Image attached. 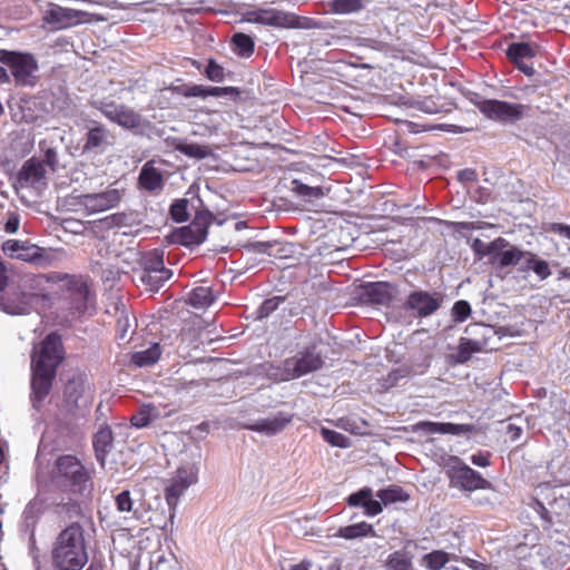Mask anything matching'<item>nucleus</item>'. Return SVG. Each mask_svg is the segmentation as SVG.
I'll return each instance as SVG.
<instances>
[{
	"mask_svg": "<svg viewBox=\"0 0 570 570\" xmlns=\"http://www.w3.org/2000/svg\"><path fill=\"white\" fill-rule=\"evenodd\" d=\"M52 562L57 570H81L88 562L85 530L78 522H72L58 534Z\"/></svg>",
	"mask_w": 570,
	"mask_h": 570,
	"instance_id": "f257e3e1",
	"label": "nucleus"
},
{
	"mask_svg": "<svg viewBox=\"0 0 570 570\" xmlns=\"http://www.w3.org/2000/svg\"><path fill=\"white\" fill-rule=\"evenodd\" d=\"M0 62L10 69L17 86L33 87L37 83L39 65L32 53L0 49Z\"/></svg>",
	"mask_w": 570,
	"mask_h": 570,
	"instance_id": "f03ea898",
	"label": "nucleus"
},
{
	"mask_svg": "<svg viewBox=\"0 0 570 570\" xmlns=\"http://www.w3.org/2000/svg\"><path fill=\"white\" fill-rule=\"evenodd\" d=\"M56 163V154L49 149L46 153V160H41L36 157H31L26 160L17 174L16 181L13 184L17 193L20 189L32 188L37 191L42 190L47 186V170L46 164L53 166Z\"/></svg>",
	"mask_w": 570,
	"mask_h": 570,
	"instance_id": "7ed1b4c3",
	"label": "nucleus"
},
{
	"mask_svg": "<svg viewBox=\"0 0 570 570\" xmlns=\"http://www.w3.org/2000/svg\"><path fill=\"white\" fill-rule=\"evenodd\" d=\"M446 475L451 485L472 492L488 490L491 483L478 471L466 465L459 456L451 455L446 463Z\"/></svg>",
	"mask_w": 570,
	"mask_h": 570,
	"instance_id": "20e7f679",
	"label": "nucleus"
},
{
	"mask_svg": "<svg viewBox=\"0 0 570 570\" xmlns=\"http://www.w3.org/2000/svg\"><path fill=\"white\" fill-rule=\"evenodd\" d=\"M324 365L322 355L316 352V347H307L298 352L295 356L288 357L283 362L281 380L289 381L302 377L312 372L318 371Z\"/></svg>",
	"mask_w": 570,
	"mask_h": 570,
	"instance_id": "39448f33",
	"label": "nucleus"
},
{
	"mask_svg": "<svg viewBox=\"0 0 570 570\" xmlns=\"http://www.w3.org/2000/svg\"><path fill=\"white\" fill-rule=\"evenodd\" d=\"M57 476L73 493H82L90 485V475L80 460L75 455L65 454L56 461Z\"/></svg>",
	"mask_w": 570,
	"mask_h": 570,
	"instance_id": "423d86ee",
	"label": "nucleus"
},
{
	"mask_svg": "<svg viewBox=\"0 0 570 570\" xmlns=\"http://www.w3.org/2000/svg\"><path fill=\"white\" fill-rule=\"evenodd\" d=\"M474 105L487 118L499 122H517L530 109L527 105L497 99H483L475 101Z\"/></svg>",
	"mask_w": 570,
	"mask_h": 570,
	"instance_id": "0eeeda50",
	"label": "nucleus"
},
{
	"mask_svg": "<svg viewBox=\"0 0 570 570\" xmlns=\"http://www.w3.org/2000/svg\"><path fill=\"white\" fill-rule=\"evenodd\" d=\"M164 254L163 248H154L141 257L144 268L141 281L153 291L159 289L173 275V272L165 267Z\"/></svg>",
	"mask_w": 570,
	"mask_h": 570,
	"instance_id": "6e6552de",
	"label": "nucleus"
},
{
	"mask_svg": "<svg viewBox=\"0 0 570 570\" xmlns=\"http://www.w3.org/2000/svg\"><path fill=\"white\" fill-rule=\"evenodd\" d=\"M63 361V346L58 333H49L40 344L36 358H32V366L57 371Z\"/></svg>",
	"mask_w": 570,
	"mask_h": 570,
	"instance_id": "1a4fd4ad",
	"label": "nucleus"
},
{
	"mask_svg": "<svg viewBox=\"0 0 570 570\" xmlns=\"http://www.w3.org/2000/svg\"><path fill=\"white\" fill-rule=\"evenodd\" d=\"M197 482V471L194 468H179L175 475L169 481V484L165 488L164 495L165 500L171 511L170 519L174 518L175 510L177 508L179 498L186 492V490Z\"/></svg>",
	"mask_w": 570,
	"mask_h": 570,
	"instance_id": "9d476101",
	"label": "nucleus"
},
{
	"mask_svg": "<svg viewBox=\"0 0 570 570\" xmlns=\"http://www.w3.org/2000/svg\"><path fill=\"white\" fill-rule=\"evenodd\" d=\"M444 295L441 292L414 291L410 293L404 309L413 312L420 318L434 314L442 305Z\"/></svg>",
	"mask_w": 570,
	"mask_h": 570,
	"instance_id": "9b49d317",
	"label": "nucleus"
},
{
	"mask_svg": "<svg viewBox=\"0 0 570 570\" xmlns=\"http://www.w3.org/2000/svg\"><path fill=\"white\" fill-rule=\"evenodd\" d=\"M112 141L114 135L104 124L90 120L83 137L82 154L101 155L112 145Z\"/></svg>",
	"mask_w": 570,
	"mask_h": 570,
	"instance_id": "f8f14e48",
	"label": "nucleus"
},
{
	"mask_svg": "<svg viewBox=\"0 0 570 570\" xmlns=\"http://www.w3.org/2000/svg\"><path fill=\"white\" fill-rule=\"evenodd\" d=\"M246 20L276 28H296L299 26L298 17L275 8H259L246 13Z\"/></svg>",
	"mask_w": 570,
	"mask_h": 570,
	"instance_id": "ddd939ff",
	"label": "nucleus"
},
{
	"mask_svg": "<svg viewBox=\"0 0 570 570\" xmlns=\"http://www.w3.org/2000/svg\"><path fill=\"white\" fill-rule=\"evenodd\" d=\"M62 279L66 281L65 285L69 293L71 308L78 316L83 315L95 298L87 282L75 275H65Z\"/></svg>",
	"mask_w": 570,
	"mask_h": 570,
	"instance_id": "4468645a",
	"label": "nucleus"
},
{
	"mask_svg": "<svg viewBox=\"0 0 570 570\" xmlns=\"http://www.w3.org/2000/svg\"><path fill=\"white\" fill-rule=\"evenodd\" d=\"M213 218V214L207 210L197 212L191 223L180 228L178 233L180 244L185 246L202 244L207 237Z\"/></svg>",
	"mask_w": 570,
	"mask_h": 570,
	"instance_id": "2eb2a0df",
	"label": "nucleus"
},
{
	"mask_svg": "<svg viewBox=\"0 0 570 570\" xmlns=\"http://www.w3.org/2000/svg\"><path fill=\"white\" fill-rule=\"evenodd\" d=\"M170 90L173 94L185 98H207L212 97H224L229 96L237 99L240 95V90L237 87H212L196 83H183L178 86H171Z\"/></svg>",
	"mask_w": 570,
	"mask_h": 570,
	"instance_id": "dca6fc26",
	"label": "nucleus"
},
{
	"mask_svg": "<svg viewBox=\"0 0 570 570\" xmlns=\"http://www.w3.org/2000/svg\"><path fill=\"white\" fill-rule=\"evenodd\" d=\"M121 197L122 195L119 189L108 188L101 193L80 195L78 203L89 214H95L116 207L120 203Z\"/></svg>",
	"mask_w": 570,
	"mask_h": 570,
	"instance_id": "f3484780",
	"label": "nucleus"
},
{
	"mask_svg": "<svg viewBox=\"0 0 570 570\" xmlns=\"http://www.w3.org/2000/svg\"><path fill=\"white\" fill-rule=\"evenodd\" d=\"M534 56L535 50L528 42H513L507 49V57L510 61L528 77L533 76L535 72L532 63L527 62V60L532 59Z\"/></svg>",
	"mask_w": 570,
	"mask_h": 570,
	"instance_id": "a211bd4d",
	"label": "nucleus"
},
{
	"mask_svg": "<svg viewBox=\"0 0 570 570\" xmlns=\"http://www.w3.org/2000/svg\"><path fill=\"white\" fill-rule=\"evenodd\" d=\"M80 12L73 9L62 8L58 4H51L43 12V21L52 29H66L79 21Z\"/></svg>",
	"mask_w": 570,
	"mask_h": 570,
	"instance_id": "6ab92c4d",
	"label": "nucleus"
},
{
	"mask_svg": "<svg viewBox=\"0 0 570 570\" xmlns=\"http://www.w3.org/2000/svg\"><path fill=\"white\" fill-rule=\"evenodd\" d=\"M363 294L373 304L389 306L397 294V288L386 282H374L364 286Z\"/></svg>",
	"mask_w": 570,
	"mask_h": 570,
	"instance_id": "aec40b11",
	"label": "nucleus"
},
{
	"mask_svg": "<svg viewBox=\"0 0 570 570\" xmlns=\"http://www.w3.org/2000/svg\"><path fill=\"white\" fill-rule=\"evenodd\" d=\"M14 259L30 263L40 267H48L52 265L55 257L50 250L39 247L35 244H30L26 240L24 246L21 248Z\"/></svg>",
	"mask_w": 570,
	"mask_h": 570,
	"instance_id": "412c9836",
	"label": "nucleus"
},
{
	"mask_svg": "<svg viewBox=\"0 0 570 570\" xmlns=\"http://www.w3.org/2000/svg\"><path fill=\"white\" fill-rule=\"evenodd\" d=\"M57 371L32 366L31 389L35 399L42 401L49 393Z\"/></svg>",
	"mask_w": 570,
	"mask_h": 570,
	"instance_id": "4be33fe9",
	"label": "nucleus"
},
{
	"mask_svg": "<svg viewBox=\"0 0 570 570\" xmlns=\"http://www.w3.org/2000/svg\"><path fill=\"white\" fill-rule=\"evenodd\" d=\"M416 431H423L429 434L441 433V434H453L459 435L462 433H471L474 430L472 424H455V423H441L431 421H421L415 424Z\"/></svg>",
	"mask_w": 570,
	"mask_h": 570,
	"instance_id": "5701e85b",
	"label": "nucleus"
},
{
	"mask_svg": "<svg viewBox=\"0 0 570 570\" xmlns=\"http://www.w3.org/2000/svg\"><path fill=\"white\" fill-rule=\"evenodd\" d=\"M138 184L141 189L149 193L161 191L165 185L161 171L155 167L154 161H147L139 173Z\"/></svg>",
	"mask_w": 570,
	"mask_h": 570,
	"instance_id": "b1692460",
	"label": "nucleus"
},
{
	"mask_svg": "<svg viewBox=\"0 0 570 570\" xmlns=\"http://www.w3.org/2000/svg\"><path fill=\"white\" fill-rule=\"evenodd\" d=\"M294 415L286 412H278L274 417L262 419L249 429L256 432L274 435L282 432L293 420Z\"/></svg>",
	"mask_w": 570,
	"mask_h": 570,
	"instance_id": "393cba45",
	"label": "nucleus"
},
{
	"mask_svg": "<svg viewBox=\"0 0 570 570\" xmlns=\"http://www.w3.org/2000/svg\"><path fill=\"white\" fill-rule=\"evenodd\" d=\"M114 443V434L110 426H101L94 435L92 445L97 460L101 465L105 464L106 455L111 450Z\"/></svg>",
	"mask_w": 570,
	"mask_h": 570,
	"instance_id": "a878e982",
	"label": "nucleus"
},
{
	"mask_svg": "<svg viewBox=\"0 0 570 570\" xmlns=\"http://www.w3.org/2000/svg\"><path fill=\"white\" fill-rule=\"evenodd\" d=\"M509 246V242L503 237H498L490 243H485L480 238H474L471 244V248L474 252L478 259H482L485 256L491 258L497 257L499 252Z\"/></svg>",
	"mask_w": 570,
	"mask_h": 570,
	"instance_id": "bb28decb",
	"label": "nucleus"
},
{
	"mask_svg": "<svg viewBox=\"0 0 570 570\" xmlns=\"http://www.w3.org/2000/svg\"><path fill=\"white\" fill-rule=\"evenodd\" d=\"M335 537L343 538L346 540H354L366 537L375 538L377 537V534L371 523L362 521L346 527H341L335 533Z\"/></svg>",
	"mask_w": 570,
	"mask_h": 570,
	"instance_id": "cd10ccee",
	"label": "nucleus"
},
{
	"mask_svg": "<svg viewBox=\"0 0 570 570\" xmlns=\"http://www.w3.org/2000/svg\"><path fill=\"white\" fill-rule=\"evenodd\" d=\"M111 122H115L126 129H137L141 126L142 118L134 109L124 105L122 107H119V112Z\"/></svg>",
	"mask_w": 570,
	"mask_h": 570,
	"instance_id": "c85d7f7f",
	"label": "nucleus"
},
{
	"mask_svg": "<svg viewBox=\"0 0 570 570\" xmlns=\"http://www.w3.org/2000/svg\"><path fill=\"white\" fill-rule=\"evenodd\" d=\"M291 191L294 193L298 198L305 202H312L314 199H320L324 196V190L322 187L316 186L312 187L306 184H303L298 179H293L291 181Z\"/></svg>",
	"mask_w": 570,
	"mask_h": 570,
	"instance_id": "c756f323",
	"label": "nucleus"
},
{
	"mask_svg": "<svg viewBox=\"0 0 570 570\" xmlns=\"http://www.w3.org/2000/svg\"><path fill=\"white\" fill-rule=\"evenodd\" d=\"M158 415H159V412L155 405L145 404L141 407H139L137 413H135L130 417V423L132 426L138 428V429L146 428L155 419H157Z\"/></svg>",
	"mask_w": 570,
	"mask_h": 570,
	"instance_id": "7c9ffc66",
	"label": "nucleus"
},
{
	"mask_svg": "<svg viewBox=\"0 0 570 570\" xmlns=\"http://www.w3.org/2000/svg\"><path fill=\"white\" fill-rule=\"evenodd\" d=\"M161 355V347L158 343L153 344L145 351L131 355V362L137 366H149L155 364Z\"/></svg>",
	"mask_w": 570,
	"mask_h": 570,
	"instance_id": "2f4dec72",
	"label": "nucleus"
},
{
	"mask_svg": "<svg viewBox=\"0 0 570 570\" xmlns=\"http://www.w3.org/2000/svg\"><path fill=\"white\" fill-rule=\"evenodd\" d=\"M328 11L335 14H351L364 8V0H331Z\"/></svg>",
	"mask_w": 570,
	"mask_h": 570,
	"instance_id": "473e14b6",
	"label": "nucleus"
},
{
	"mask_svg": "<svg viewBox=\"0 0 570 570\" xmlns=\"http://www.w3.org/2000/svg\"><path fill=\"white\" fill-rule=\"evenodd\" d=\"M527 257V252H523L517 247H511L507 250H501L497 255L490 259L492 264H498L500 267H508L511 265H517L520 263L522 258Z\"/></svg>",
	"mask_w": 570,
	"mask_h": 570,
	"instance_id": "72a5a7b5",
	"label": "nucleus"
},
{
	"mask_svg": "<svg viewBox=\"0 0 570 570\" xmlns=\"http://www.w3.org/2000/svg\"><path fill=\"white\" fill-rule=\"evenodd\" d=\"M525 258V265L522 267V271L525 272L531 269L542 281L547 279L551 275L549 264L543 259H539L534 253L527 252Z\"/></svg>",
	"mask_w": 570,
	"mask_h": 570,
	"instance_id": "f704fd0d",
	"label": "nucleus"
},
{
	"mask_svg": "<svg viewBox=\"0 0 570 570\" xmlns=\"http://www.w3.org/2000/svg\"><path fill=\"white\" fill-rule=\"evenodd\" d=\"M451 560V554L443 550H433L422 558V563L428 570H442Z\"/></svg>",
	"mask_w": 570,
	"mask_h": 570,
	"instance_id": "c9c22d12",
	"label": "nucleus"
},
{
	"mask_svg": "<svg viewBox=\"0 0 570 570\" xmlns=\"http://www.w3.org/2000/svg\"><path fill=\"white\" fill-rule=\"evenodd\" d=\"M175 149L187 157L196 159H204L212 155V149L209 146L199 145L196 142H178L175 146Z\"/></svg>",
	"mask_w": 570,
	"mask_h": 570,
	"instance_id": "e433bc0d",
	"label": "nucleus"
},
{
	"mask_svg": "<svg viewBox=\"0 0 570 570\" xmlns=\"http://www.w3.org/2000/svg\"><path fill=\"white\" fill-rule=\"evenodd\" d=\"M234 52L240 57H250L255 49L254 40L243 32H237L232 37Z\"/></svg>",
	"mask_w": 570,
	"mask_h": 570,
	"instance_id": "4c0bfd02",
	"label": "nucleus"
},
{
	"mask_svg": "<svg viewBox=\"0 0 570 570\" xmlns=\"http://www.w3.org/2000/svg\"><path fill=\"white\" fill-rule=\"evenodd\" d=\"M377 497L385 505L410 500V494L400 485H391L387 489L380 490Z\"/></svg>",
	"mask_w": 570,
	"mask_h": 570,
	"instance_id": "58836bf2",
	"label": "nucleus"
},
{
	"mask_svg": "<svg viewBox=\"0 0 570 570\" xmlns=\"http://www.w3.org/2000/svg\"><path fill=\"white\" fill-rule=\"evenodd\" d=\"M213 302L214 296L212 289L204 286L194 288L188 297V303L196 308L209 306Z\"/></svg>",
	"mask_w": 570,
	"mask_h": 570,
	"instance_id": "ea45409f",
	"label": "nucleus"
},
{
	"mask_svg": "<svg viewBox=\"0 0 570 570\" xmlns=\"http://www.w3.org/2000/svg\"><path fill=\"white\" fill-rule=\"evenodd\" d=\"M385 566L387 570H411L412 557L405 551H394L387 557Z\"/></svg>",
	"mask_w": 570,
	"mask_h": 570,
	"instance_id": "a19ab883",
	"label": "nucleus"
},
{
	"mask_svg": "<svg viewBox=\"0 0 570 570\" xmlns=\"http://www.w3.org/2000/svg\"><path fill=\"white\" fill-rule=\"evenodd\" d=\"M481 346L476 341H472L469 338H461L459 347H458V362L466 363L473 353L480 352Z\"/></svg>",
	"mask_w": 570,
	"mask_h": 570,
	"instance_id": "79ce46f5",
	"label": "nucleus"
},
{
	"mask_svg": "<svg viewBox=\"0 0 570 570\" xmlns=\"http://www.w3.org/2000/svg\"><path fill=\"white\" fill-rule=\"evenodd\" d=\"M321 434L323 439L333 446L345 449L351 444L350 439L346 435L334 430L322 428Z\"/></svg>",
	"mask_w": 570,
	"mask_h": 570,
	"instance_id": "37998d69",
	"label": "nucleus"
},
{
	"mask_svg": "<svg viewBox=\"0 0 570 570\" xmlns=\"http://www.w3.org/2000/svg\"><path fill=\"white\" fill-rule=\"evenodd\" d=\"M188 207V200L185 198L176 199L171 205L169 209V214L171 218L176 223H184L188 219L189 215L187 212Z\"/></svg>",
	"mask_w": 570,
	"mask_h": 570,
	"instance_id": "c03bdc74",
	"label": "nucleus"
},
{
	"mask_svg": "<svg viewBox=\"0 0 570 570\" xmlns=\"http://www.w3.org/2000/svg\"><path fill=\"white\" fill-rule=\"evenodd\" d=\"M122 104H117L114 100H101L95 105V107L110 121L114 120L116 115L119 112V107H122Z\"/></svg>",
	"mask_w": 570,
	"mask_h": 570,
	"instance_id": "a18cd8bd",
	"label": "nucleus"
},
{
	"mask_svg": "<svg viewBox=\"0 0 570 570\" xmlns=\"http://www.w3.org/2000/svg\"><path fill=\"white\" fill-rule=\"evenodd\" d=\"M207 79L214 82H222L225 79L224 68L214 59H209L204 71Z\"/></svg>",
	"mask_w": 570,
	"mask_h": 570,
	"instance_id": "49530a36",
	"label": "nucleus"
},
{
	"mask_svg": "<svg viewBox=\"0 0 570 570\" xmlns=\"http://www.w3.org/2000/svg\"><path fill=\"white\" fill-rule=\"evenodd\" d=\"M471 314V305L466 301H458L452 308V316L455 322H464Z\"/></svg>",
	"mask_w": 570,
	"mask_h": 570,
	"instance_id": "de8ad7c7",
	"label": "nucleus"
},
{
	"mask_svg": "<svg viewBox=\"0 0 570 570\" xmlns=\"http://www.w3.org/2000/svg\"><path fill=\"white\" fill-rule=\"evenodd\" d=\"M116 508L119 512H130L134 507V500L129 490H124L115 497Z\"/></svg>",
	"mask_w": 570,
	"mask_h": 570,
	"instance_id": "09e8293b",
	"label": "nucleus"
},
{
	"mask_svg": "<svg viewBox=\"0 0 570 570\" xmlns=\"http://www.w3.org/2000/svg\"><path fill=\"white\" fill-rule=\"evenodd\" d=\"M535 495L534 499L542 500L543 502L547 501L548 503L556 501V491L554 487H552L550 483H541L535 488Z\"/></svg>",
	"mask_w": 570,
	"mask_h": 570,
	"instance_id": "8fccbe9b",
	"label": "nucleus"
},
{
	"mask_svg": "<svg viewBox=\"0 0 570 570\" xmlns=\"http://www.w3.org/2000/svg\"><path fill=\"white\" fill-rule=\"evenodd\" d=\"M371 497H372V490L370 488H364L355 493H352L347 498V503L351 507H365L366 501Z\"/></svg>",
	"mask_w": 570,
	"mask_h": 570,
	"instance_id": "3c124183",
	"label": "nucleus"
},
{
	"mask_svg": "<svg viewBox=\"0 0 570 570\" xmlns=\"http://www.w3.org/2000/svg\"><path fill=\"white\" fill-rule=\"evenodd\" d=\"M26 240L9 239L3 243L2 250L7 256L14 259L21 248L24 246Z\"/></svg>",
	"mask_w": 570,
	"mask_h": 570,
	"instance_id": "603ef678",
	"label": "nucleus"
},
{
	"mask_svg": "<svg viewBox=\"0 0 570 570\" xmlns=\"http://www.w3.org/2000/svg\"><path fill=\"white\" fill-rule=\"evenodd\" d=\"M61 512L69 519L82 517L81 504L77 501H69L61 505Z\"/></svg>",
	"mask_w": 570,
	"mask_h": 570,
	"instance_id": "864d4df0",
	"label": "nucleus"
},
{
	"mask_svg": "<svg viewBox=\"0 0 570 570\" xmlns=\"http://www.w3.org/2000/svg\"><path fill=\"white\" fill-rule=\"evenodd\" d=\"M79 385L75 381H68L65 385V396L68 402H77L78 397L81 394L79 391Z\"/></svg>",
	"mask_w": 570,
	"mask_h": 570,
	"instance_id": "5fc2aeb1",
	"label": "nucleus"
},
{
	"mask_svg": "<svg viewBox=\"0 0 570 570\" xmlns=\"http://www.w3.org/2000/svg\"><path fill=\"white\" fill-rule=\"evenodd\" d=\"M365 514L368 517H375L382 512L381 502L373 500L372 497L365 503Z\"/></svg>",
	"mask_w": 570,
	"mask_h": 570,
	"instance_id": "6e6d98bb",
	"label": "nucleus"
},
{
	"mask_svg": "<svg viewBox=\"0 0 570 570\" xmlns=\"http://www.w3.org/2000/svg\"><path fill=\"white\" fill-rule=\"evenodd\" d=\"M549 232L570 239V225L563 223H552L549 226Z\"/></svg>",
	"mask_w": 570,
	"mask_h": 570,
	"instance_id": "4d7b16f0",
	"label": "nucleus"
},
{
	"mask_svg": "<svg viewBox=\"0 0 570 570\" xmlns=\"http://www.w3.org/2000/svg\"><path fill=\"white\" fill-rule=\"evenodd\" d=\"M410 372H411V370L407 366H402V367L392 370L389 373L387 381L393 384V383L397 382L399 380L406 377L410 374Z\"/></svg>",
	"mask_w": 570,
	"mask_h": 570,
	"instance_id": "13d9d810",
	"label": "nucleus"
},
{
	"mask_svg": "<svg viewBox=\"0 0 570 570\" xmlns=\"http://www.w3.org/2000/svg\"><path fill=\"white\" fill-rule=\"evenodd\" d=\"M278 306L277 298H269L263 302L259 308V315L262 317L268 316L272 312H274Z\"/></svg>",
	"mask_w": 570,
	"mask_h": 570,
	"instance_id": "bf43d9fd",
	"label": "nucleus"
},
{
	"mask_svg": "<svg viewBox=\"0 0 570 570\" xmlns=\"http://www.w3.org/2000/svg\"><path fill=\"white\" fill-rule=\"evenodd\" d=\"M534 510L540 514L541 519L547 521L548 523L552 522L551 514L548 509L544 507V502L539 499H534Z\"/></svg>",
	"mask_w": 570,
	"mask_h": 570,
	"instance_id": "052dcab7",
	"label": "nucleus"
},
{
	"mask_svg": "<svg viewBox=\"0 0 570 570\" xmlns=\"http://www.w3.org/2000/svg\"><path fill=\"white\" fill-rule=\"evenodd\" d=\"M272 247V244L271 243H266V242H256V243H253V244H249L247 246V249L249 252H253L255 254H268V249Z\"/></svg>",
	"mask_w": 570,
	"mask_h": 570,
	"instance_id": "680f3d73",
	"label": "nucleus"
},
{
	"mask_svg": "<svg viewBox=\"0 0 570 570\" xmlns=\"http://www.w3.org/2000/svg\"><path fill=\"white\" fill-rule=\"evenodd\" d=\"M523 433V430L521 426L515 425L513 423H509L507 426V435L509 436L511 442L518 441Z\"/></svg>",
	"mask_w": 570,
	"mask_h": 570,
	"instance_id": "e2e57ef3",
	"label": "nucleus"
},
{
	"mask_svg": "<svg viewBox=\"0 0 570 570\" xmlns=\"http://www.w3.org/2000/svg\"><path fill=\"white\" fill-rule=\"evenodd\" d=\"M19 223L20 222L18 215H10L4 224V230L10 234L16 233L19 228Z\"/></svg>",
	"mask_w": 570,
	"mask_h": 570,
	"instance_id": "0e129e2a",
	"label": "nucleus"
},
{
	"mask_svg": "<svg viewBox=\"0 0 570 570\" xmlns=\"http://www.w3.org/2000/svg\"><path fill=\"white\" fill-rule=\"evenodd\" d=\"M471 462L474 465L487 468L490 465L489 454L476 453L471 456Z\"/></svg>",
	"mask_w": 570,
	"mask_h": 570,
	"instance_id": "69168bd1",
	"label": "nucleus"
},
{
	"mask_svg": "<svg viewBox=\"0 0 570 570\" xmlns=\"http://www.w3.org/2000/svg\"><path fill=\"white\" fill-rule=\"evenodd\" d=\"M459 177L461 180H474L476 178V174L472 169H465L463 171H460Z\"/></svg>",
	"mask_w": 570,
	"mask_h": 570,
	"instance_id": "338daca9",
	"label": "nucleus"
},
{
	"mask_svg": "<svg viewBox=\"0 0 570 570\" xmlns=\"http://www.w3.org/2000/svg\"><path fill=\"white\" fill-rule=\"evenodd\" d=\"M312 567V563L311 561L308 560H303L301 561L299 563L297 564H294L289 568V570H309Z\"/></svg>",
	"mask_w": 570,
	"mask_h": 570,
	"instance_id": "774afa93",
	"label": "nucleus"
}]
</instances>
